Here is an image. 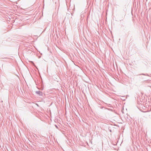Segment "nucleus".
Masks as SVG:
<instances>
[{
	"instance_id": "2",
	"label": "nucleus",
	"mask_w": 151,
	"mask_h": 151,
	"mask_svg": "<svg viewBox=\"0 0 151 151\" xmlns=\"http://www.w3.org/2000/svg\"><path fill=\"white\" fill-rule=\"evenodd\" d=\"M55 126L56 127V128H58V126L56 125H55Z\"/></svg>"
},
{
	"instance_id": "4",
	"label": "nucleus",
	"mask_w": 151,
	"mask_h": 151,
	"mask_svg": "<svg viewBox=\"0 0 151 151\" xmlns=\"http://www.w3.org/2000/svg\"><path fill=\"white\" fill-rule=\"evenodd\" d=\"M110 131L111 132V130H110Z\"/></svg>"
},
{
	"instance_id": "3",
	"label": "nucleus",
	"mask_w": 151,
	"mask_h": 151,
	"mask_svg": "<svg viewBox=\"0 0 151 151\" xmlns=\"http://www.w3.org/2000/svg\"><path fill=\"white\" fill-rule=\"evenodd\" d=\"M142 75H144V74H142Z\"/></svg>"
},
{
	"instance_id": "1",
	"label": "nucleus",
	"mask_w": 151,
	"mask_h": 151,
	"mask_svg": "<svg viewBox=\"0 0 151 151\" xmlns=\"http://www.w3.org/2000/svg\"><path fill=\"white\" fill-rule=\"evenodd\" d=\"M36 93L40 96H42L43 95L42 92L40 91H36Z\"/></svg>"
}]
</instances>
